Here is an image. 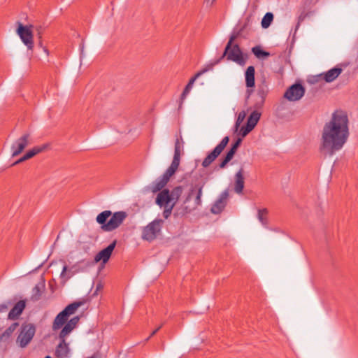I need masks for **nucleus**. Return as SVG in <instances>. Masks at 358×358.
Masks as SVG:
<instances>
[{
	"label": "nucleus",
	"mask_w": 358,
	"mask_h": 358,
	"mask_svg": "<svg viewBox=\"0 0 358 358\" xmlns=\"http://www.w3.org/2000/svg\"><path fill=\"white\" fill-rule=\"evenodd\" d=\"M350 137V120L346 111L337 109L321 131L319 150L324 155L332 156L343 149Z\"/></svg>",
	"instance_id": "nucleus-1"
},
{
	"label": "nucleus",
	"mask_w": 358,
	"mask_h": 358,
	"mask_svg": "<svg viewBox=\"0 0 358 358\" xmlns=\"http://www.w3.org/2000/svg\"><path fill=\"white\" fill-rule=\"evenodd\" d=\"M238 34H232L225 47L224 51L222 55L214 62L208 64L205 68L201 69L197 73H196L188 82L183 90H189L192 88V84L202 73H206L210 70H212L213 66L219 64L224 57H227V60L233 61L239 65H244L245 64V59L243 55V52L238 44H233V42L238 37Z\"/></svg>",
	"instance_id": "nucleus-2"
},
{
	"label": "nucleus",
	"mask_w": 358,
	"mask_h": 358,
	"mask_svg": "<svg viewBox=\"0 0 358 358\" xmlns=\"http://www.w3.org/2000/svg\"><path fill=\"white\" fill-rule=\"evenodd\" d=\"M183 189L180 186L174 187L171 191L164 189L159 192L155 199V203L163 209V217L168 219L172 210L181 196Z\"/></svg>",
	"instance_id": "nucleus-3"
},
{
	"label": "nucleus",
	"mask_w": 358,
	"mask_h": 358,
	"mask_svg": "<svg viewBox=\"0 0 358 358\" xmlns=\"http://www.w3.org/2000/svg\"><path fill=\"white\" fill-rule=\"evenodd\" d=\"M80 321L79 316L72 317L70 321L61 329L59 334V343L56 346L55 356L57 358H69L71 356L69 344L66 342V337L76 328Z\"/></svg>",
	"instance_id": "nucleus-4"
},
{
	"label": "nucleus",
	"mask_w": 358,
	"mask_h": 358,
	"mask_svg": "<svg viewBox=\"0 0 358 358\" xmlns=\"http://www.w3.org/2000/svg\"><path fill=\"white\" fill-rule=\"evenodd\" d=\"M127 214L124 211H117L113 214L110 210H104L99 213L96 220L101 225L104 231H112L117 229L127 218Z\"/></svg>",
	"instance_id": "nucleus-5"
},
{
	"label": "nucleus",
	"mask_w": 358,
	"mask_h": 358,
	"mask_svg": "<svg viewBox=\"0 0 358 358\" xmlns=\"http://www.w3.org/2000/svg\"><path fill=\"white\" fill-rule=\"evenodd\" d=\"M343 72L341 64H338L327 71L308 76L307 83L310 85H317L320 86L324 83H331L334 81Z\"/></svg>",
	"instance_id": "nucleus-6"
},
{
	"label": "nucleus",
	"mask_w": 358,
	"mask_h": 358,
	"mask_svg": "<svg viewBox=\"0 0 358 358\" xmlns=\"http://www.w3.org/2000/svg\"><path fill=\"white\" fill-rule=\"evenodd\" d=\"M164 220L155 219L143 228L141 238L143 240L151 242L160 234Z\"/></svg>",
	"instance_id": "nucleus-7"
},
{
	"label": "nucleus",
	"mask_w": 358,
	"mask_h": 358,
	"mask_svg": "<svg viewBox=\"0 0 358 358\" xmlns=\"http://www.w3.org/2000/svg\"><path fill=\"white\" fill-rule=\"evenodd\" d=\"M35 332L36 328L33 324H22L20 332L16 339L17 344L22 348H25L32 340Z\"/></svg>",
	"instance_id": "nucleus-8"
},
{
	"label": "nucleus",
	"mask_w": 358,
	"mask_h": 358,
	"mask_svg": "<svg viewBox=\"0 0 358 358\" xmlns=\"http://www.w3.org/2000/svg\"><path fill=\"white\" fill-rule=\"evenodd\" d=\"M33 28L34 25H23L21 22H17V34L28 50L34 48Z\"/></svg>",
	"instance_id": "nucleus-9"
},
{
	"label": "nucleus",
	"mask_w": 358,
	"mask_h": 358,
	"mask_svg": "<svg viewBox=\"0 0 358 358\" xmlns=\"http://www.w3.org/2000/svg\"><path fill=\"white\" fill-rule=\"evenodd\" d=\"M176 171H173L172 168H168L164 174L155 180L149 187V189L152 193L160 192L164 189V187L169 181L171 177L175 174Z\"/></svg>",
	"instance_id": "nucleus-10"
},
{
	"label": "nucleus",
	"mask_w": 358,
	"mask_h": 358,
	"mask_svg": "<svg viewBox=\"0 0 358 358\" xmlns=\"http://www.w3.org/2000/svg\"><path fill=\"white\" fill-rule=\"evenodd\" d=\"M229 141V137L225 136L213 150L208 153L202 162V166L204 168L208 167L217 158L228 144Z\"/></svg>",
	"instance_id": "nucleus-11"
},
{
	"label": "nucleus",
	"mask_w": 358,
	"mask_h": 358,
	"mask_svg": "<svg viewBox=\"0 0 358 358\" xmlns=\"http://www.w3.org/2000/svg\"><path fill=\"white\" fill-rule=\"evenodd\" d=\"M184 141L182 136L177 137L175 142L174 155L172 162L169 168L176 171L180 162V157L183 154Z\"/></svg>",
	"instance_id": "nucleus-12"
},
{
	"label": "nucleus",
	"mask_w": 358,
	"mask_h": 358,
	"mask_svg": "<svg viewBox=\"0 0 358 358\" xmlns=\"http://www.w3.org/2000/svg\"><path fill=\"white\" fill-rule=\"evenodd\" d=\"M247 99L248 102L252 103L256 110L261 108L264 103L266 96V91H248Z\"/></svg>",
	"instance_id": "nucleus-13"
},
{
	"label": "nucleus",
	"mask_w": 358,
	"mask_h": 358,
	"mask_svg": "<svg viewBox=\"0 0 358 358\" xmlns=\"http://www.w3.org/2000/svg\"><path fill=\"white\" fill-rule=\"evenodd\" d=\"M30 135L29 134H23L17 138L11 145L12 156L19 155L24 149L29 145Z\"/></svg>",
	"instance_id": "nucleus-14"
},
{
	"label": "nucleus",
	"mask_w": 358,
	"mask_h": 358,
	"mask_svg": "<svg viewBox=\"0 0 358 358\" xmlns=\"http://www.w3.org/2000/svg\"><path fill=\"white\" fill-rule=\"evenodd\" d=\"M116 244L117 241L114 240L107 248L101 250L96 255L94 261L96 262L101 261L103 264H106L109 260Z\"/></svg>",
	"instance_id": "nucleus-15"
},
{
	"label": "nucleus",
	"mask_w": 358,
	"mask_h": 358,
	"mask_svg": "<svg viewBox=\"0 0 358 358\" xmlns=\"http://www.w3.org/2000/svg\"><path fill=\"white\" fill-rule=\"evenodd\" d=\"M289 113V103L282 100L276 108L275 115L282 122L287 119Z\"/></svg>",
	"instance_id": "nucleus-16"
},
{
	"label": "nucleus",
	"mask_w": 358,
	"mask_h": 358,
	"mask_svg": "<svg viewBox=\"0 0 358 358\" xmlns=\"http://www.w3.org/2000/svg\"><path fill=\"white\" fill-rule=\"evenodd\" d=\"M69 317L62 310L60 312L55 318L53 323H52V330L57 331L60 329H63V327L67 324L70 320H69Z\"/></svg>",
	"instance_id": "nucleus-17"
},
{
	"label": "nucleus",
	"mask_w": 358,
	"mask_h": 358,
	"mask_svg": "<svg viewBox=\"0 0 358 358\" xmlns=\"http://www.w3.org/2000/svg\"><path fill=\"white\" fill-rule=\"evenodd\" d=\"M48 148V145H43L41 146H36L33 148L31 150H29L26 152V154L20 158L17 161L13 164V166L23 162L31 157H34L36 155L41 153L43 150H45Z\"/></svg>",
	"instance_id": "nucleus-18"
},
{
	"label": "nucleus",
	"mask_w": 358,
	"mask_h": 358,
	"mask_svg": "<svg viewBox=\"0 0 358 358\" xmlns=\"http://www.w3.org/2000/svg\"><path fill=\"white\" fill-rule=\"evenodd\" d=\"M26 306V302L24 300L19 301L8 313V319L16 320L22 314Z\"/></svg>",
	"instance_id": "nucleus-19"
},
{
	"label": "nucleus",
	"mask_w": 358,
	"mask_h": 358,
	"mask_svg": "<svg viewBox=\"0 0 358 358\" xmlns=\"http://www.w3.org/2000/svg\"><path fill=\"white\" fill-rule=\"evenodd\" d=\"M243 169H241L235 175L234 191L241 194L244 188Z\"/></svg>",
	"instance_id": "nucleus-20"
},
{
	"label": "nucleus",
	"mask_w": 358,
	"mask_h": 358,
	"mask_svg": "<svg viewBox=\"0 0 358 358\" xmlns=\"http://www.w3.org/2000/svg\"><path fill=\"white\" fill-rule=\"evenodd\" d=\"M227 197V194L224 193L212 206L210 210L213 214H219L223 210L226 206Z\"/></svg>",
	"instance_id": "nucleus-21"
},
{
	"label": "nucleus",
	"mask_w": 358,
	"mask_h": 358,
	"mask_svg": "<svg viewBox=\"0 0 358 358\" xmlns=\"http://www.w3.org/2000/svg\"><path fill=\"white\" fill-rule=\"evenodd\" d=\"M203 187V185H196L194 186V187L191 189L187 197L186 198L185 201H189L192 195L193 194L194 189H197V192H196V195L195 201H194L195 206L194 207V208H195L196 207H197L201 204V196H202Z\"/></svg>",
	"instance_id": "nucleus-22"
},
{
	"label": "nucleus",
	"mask_w": 358,
	"mask_h": 358,
	"mask_svg": "<svg viewBox=\"0 0 358 358\" xmlns=\"http://www.w3.org/2000/svg\"><path fill=\"white\" fill-rule=\"evenodd\" d=\"M305 91H285L283 100L287 99V102L298 101L304 96Z\"/></svg>",
	"instance_id": "nucleus-23"
},
{
	"label": "nucleus",
	"mask_w": 358,
	"mask_h": 358,
	"mask_svg": "<svg viewBox=\"0 0 358 358\" xmlns=\"http://www.w3.org/2000/svg\"><path fill=\"white\" fill-rule=\"evenodd\" d=\"M255 67L253 66H248L245 74L246 86L248 87H252L255 86Z\"/></svg>",
	"instance_id": "nucleus-24"
},
{
	"label": "nucleus",
	"mask_w": 358,
	"mask_h": 358,
	"mask_svg": "<svg viewBox=\"0 0 358 358\" xmlns=\"http://www.w3.org/2000/svg\"><path fill=\"white\" fill-rule=\"evenodd\" d=\"M261 117V113L258 112L257 110H255L249 116L247 124L250 129H254L259 122Z\"/></svg>",
	"instance_id": "nucleus-25"
},
{
	"label": "nucleus",
	"mask_w": 358,
	"mask_h": 358,
	"mask_svg": "<svg viewBox=\"0 0 358 358\" xmlns=\"http://www.w3.org/2000/svg\"><path fill=\"white\" fill-rule=\"evenodd\" d=\"M83 304V302L82 301H75L72 303L68 305L63 311L65 313V314L67 315L68 317H70L71 315H73L78 308L80 307Z\"/></svg>",
	"instance_id": "nucleus-26"
},
{
	"label": "nucleus",
	"mask_w": 358,
	"mask_h": 358,
	"mask_svg": "<svg viewBox=\"0 0 358 358\" xmlns=\"http://www.w3.org/2000/svg\"><path fill=\"white\" fill-rule=\"evenodd\" d=\"M252 52L258 59H265L270 56V53L264 50L260 45H256L252 48Z\"/></svg>",
	"instance_id": "nucleus-27"
},
{
	"label": "nucleus",
	"mask_w": 358,
	"mask_h": 358,
	"mask_svg": "<svg viewBox=\"0 0 358 358\" xmlns=\"http://www.w3.org/2000/svg\"><path fill=\"white\" fill-rule=\"evenodd\" d=\"M273 20V14L270 12L266 13L262 20V22H261L262 27L264 29L268 28L271 25Z\"/></svg>",
	"instance_id": "nucleus-28"
},
{
	"label": "nucleus",
	"mask_w": 358,
	"mask_h": 358,
	"mask_svg": "<svg viewBox=\"0 0 358 358\" xmlns=\"http://www.w3.org/2000/svg\"><path fill=\"white\" fill-rule=\"evenodd\" d=\"M268 211L266 208L258 210L257 218L263 225H266L268 223Z\"/></svg>",
	"instance_id": "nucleus-29"
},
{
	"label": "nucleus",
	"mask_w": 358,
	"mask_h": 358,
	"mask_svg": "<svg viewBox=\"0 0 358 358\" xmlns=\"http://www.w3.org/2000/svg\"><path fill=\"white\" fill-rule=\"evenodd\" d=\"M17 326H18V323L17 322H15V323L12 324L2 334L1 337H6V338L10 337L12 335V334L14 332V331L16 329Z\"/></svg>",
	"instance_id": "nucleus-30"
},
{
	"label": "nucleus",
	"mask_w": 358,
	"mask_h": 358,
	"mask_svg": "<svg viewBox=\"0 0 358 358\" xmlns=\"http://www.w3.org/2000/svg\"><path fill=\"white\" fill-rule=\"evenodd\" d=\"M246 115H247V113L245 110H242L238 113L236 121V124H235L236 130L238 129L241 124L243 122Z\"/></svg>",
	"instance_id": "nucleus-31"
},
{
	"label": "nucleus",
	"mask_w": 358,
	"mask_h": 358,
	"mask_svg": "<svg viewBox=\"0 0 358 358\" xmlns=\"http://www.w3.org/2000/svg\"><path fill=\"white\" fill-rule=\"evenodd\" d=\"M33 293L34 294L32 296V299H34V300H38L41 293V287L39 286V285H36L34 287Z\"/></svg>",
	"instance_id": "nucleus-32"
},
{
	"label": "nucleus",
	"mask_w": 358,
	"mask_h": 358,
	"mask_svg": "<svg viewBox=\"0 0 358 358\" xmlns=\"http://www.w3.org/2000/svg\"><path fill=\"white\" fill-rule=\"evenodd\" d=\"M33 29H35L38 39L42 38V35L44 32L45 27L43 25L39 24V25L34 26Z\"/></svg>",
	"instance_id": "nucleus-33"
},
{
	"label": "nucleus",
	"mask_w": 358,
	"mask_h": 358,
	"mask_svg": "<svg viewBox=\"0 0 358 358\" xmlns=\"http://www.w3.org/2000/svg\"><path fill=\"white\" fill-rule=\"evenodd\" d=\"M286 90H305V88L303 87V85L301 83L296 82V83L288 87Z\"/></svg>",
	"instance_id": "nucleus-34"
},
{
	"label": "nucleus",
	"mask_w": 358,
	"mask_h": 358,
	"mask_svg": "<svg viewBox=\"0 0 358 358\" xmlns=\"http://www.w3.org/2000/svg\"><path fill=\"white\" fill-rule=\"evenodd\" d=\"M320 0H304L303 5L304 7L310 8L315 6Z\"/></svg>",
	"instance_id": "nucleus-35"
},
{
	"label": "nucleus",
	"mask_w": 358,
	"mask_h": 358,
	"mask_svg": "<svg viewBox=\"0 0 358 358\" xmlns=\"http://www.w3.org/2000/svg\"><path fill=\"white\" fill-rule=\"evenodd\" d=\"M253 129H250V127H248V125L246 124L245 127H243L241 129V134L243 137H245L249 132H250Z\"/></svg>",
	"instance_id": "nucleus-36"
},
{
	"label": "nucleus",
	"mask_w": 358,
	"mask_h": 358,
	"mask_svg": "<svg viewBox=\"0 0 358 358\" xmlns=\"http://www.w3.org/2000/svg\"><path fill=\"white\" fill-rule=\"evenodd\" d=\"M242 142L241 138H238L236 141L232 145L231 150H233L234 151L236 152L238 148L240 146L241 143Z\"/></svg>",
	"instance_id": "nucleus-37"
},
{
	"label": "nucleus",
	"mask_w": 358,
	"mask_h": 358,
	"mask_svg": "<svg viewBox=\"0 0 358 358\" xmlns=\"http://www.w3.org/2000/svg\"><path fill=\"white\" fill-rule=\"evenodd\" d=\"M236 153L235 151H234L233 150H229L228 151V152L227 153V155H225L224 158L228 160L229 162H230L232 158L234 157V154Z\"/></svg>",
	"instance_id": "nucleus-38"
},
{
	"label": "nucleus",
	"mask_w": 358,
	"mask_h": 358,
	"mask_svg": "<svg viewBox=\"0 0 358 358\" xmlns=\"http://www.w3.org/2000/svg\"><path fill=\"white\" fill-rule=\"evenodd\" d=\"M229 162L228 160H227L224 157V159H222L219 164V167L220 169H224L227 164L229 163Z\"/></svg>",
	"instance_id": "nucleus-39"
},
{
	"label": "nucleus",
	"mask_w": 358,
	"mask_h": 358,
	"mask_svg": "<svg viewBox=\"0 0 358 358\" xmlns=\"http://www.w3.org/2000/svg\"><path fill=\"white\" fill-rule=\"evenodd\" d=\"M306 15L303 13H302L299 16V18H298V24H297V26L296 27H298L299 26V24L301 22H302L305 17H306Z\"/></svg>",
	"instance_id": "nucleus-40"
},
{
	"label": "nucleus",
	"mask_w": 358,
	"mask_h": 358,
	"mask_svg": "<svg viewBox=\"0 0 358 358\" xmlns=\"http://www.w3.org/2000/svg\"><path fill=\"white\" fill-rule=\"evenodd\" d=\"M38 45L43 48V50H44L45 52L48 54V50L47 49V48L45 47V46H43L42 39L41 38L38 39Z\"/></svg>",
	"instance_id": "nucleus-41"
},
{
	"label": "nucleus",
	"mask_w": 358,
	"mask_h": 358,
	"mask_svg": "<svg viewBox=\"0 0 358 358\" xmlns=\"http://www.w3.org/2000/svg\"><path fill=\"white\" fill-rule=\"evenodd\" d=\"M8 308V306L7 304H1L0 305V313L4 312L7 310Z\"/></svg>",
	"instance_id": "nucleus-42"
},
{
	"label": "nucleus",
	"mask_w": 358,
	"mask_h": 358,
	"mask_svg": "<svg viewBox=\"0 0 358 358\" xmlns=\"http://www.w3.org/2000/svg\"><path fill=\"white\" fill-rule=\"evenodd\" d=\"M216 0H205V3L208 6H211Z\"/></svg>",
	"instance_id": "nucleus-43"
},
{
	"label": "nucleus",
	"mask_w": 358,
	"mask_h": 358,
	"mask_svg": "<svg viewBox=\"0 0 358 358\" xmlns=\"http://www.w3.org/2000/svg\"><path fill=\"white\" fill-rule=\"evenodd\" d=\"M205 73H203L204 74ZM203 75V73L196 80H194V82L193 83H194L195 82H197L199 83V85L202 86L203 85V82L202 80H200L201 78V76ZM194 84H192L193 85Z\"/></svg>",
	"instance_id": "nucleus-44"
},
{
	"label": "nucleus",
	"mask_w": 358,
	"mask_h": 358,
	"mask_svg": "<svg viewBox=\"0 0 358 358\" xmlns=\"http://www.w3.org/2000/svg\"><path fill=\"white\" fill-rule=\"evenodd\" d=\"M162 325H160L159 327H158L155 330H154V331L152 332V334H151V335H150V337L153 336H154V335H155V334H156V333H157V331H158L162 328Z\"/></svg>",
	"instance_id": "nucleus-45"
},
{
	"label": "nucleus",
	"mask_w": 358,
	"mask_h": 358,
	"mask_svg": "<svg viewBox=\"0 0 358 358\" xmlns=\"http://www.w3.org/2000/svg\"><path fill=\"white\" fill-rule=\"evenodd\" d=\"M189 91H186V90H184L182 95H181V99H183L186 97L187 94H188Z\"/></svg>",
	"instance_id": "nucleus-46"
},
{
	"label": "nucleus",
	"mask_w": 358,
	"mask_h": 358,
	"mask_svg": "<svg viewBox=\"0 0 358 358\" xmlns=\"http://www.w3.org/2000/svg\"><path fill=\"white\" fill-rule=\"evenodd\" d=\"M88 358H101V357L99 354H94L93 355H92L91 357H90Z\"/></svg>",
	"instance_id": "nucleus-47"
},
{
	"label": "nucleus",
	"mask_w": 358,
	"mask_h": 358,
	"mask_svg": "<svg viewBox=\"0 0 358 358\" xmlns=\"http://www.w3.org/2000/svg\"><path fill=\"white\" fill-rule=\"evenodd\" d=\"M66 271V266H64L62 274H63Z\"/></svg>",
	"instance_id": "nucleus-48"
},
{
	"label": "nucleus",
	"mask_w": 358,
	"mask_h": 358,
	"mask_svg": "<svg viewBox=\"0 0 358 358\" xmlns=\"http://www.w3.org/2000/svg\"><path fill=\"white\" fill-rule=\"evenodd\" d=\"M191 210H192V209H188V210H187V209L186 208V212H190Z\"/></svg>",
	"instance_id": "nucleus-49"
},
{
	"label": "nucleus",
	"mask_w": 358,
	"mask_h": 358,
	"mask_svg": "<svg viewBox=\"0 0 358 358\" xmlns=\"http://www.w3.org/2000/svg\"><path fill=\"white\" fill-rule=\"evenodd\" d=\"M45 358H51L50 356H46Z\"/></svg>",
	"instance_id": "nucleus-50"
}]
</instances>
